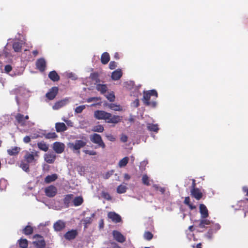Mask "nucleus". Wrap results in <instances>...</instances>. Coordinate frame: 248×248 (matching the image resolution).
<instances>
[{
    "label": "nucleus",
    "instance_id": "60",
    "mask_svg": "<svg viewBox=\"0 0 248 248\" xmlns=\"http://www.w3.org/2000/svg\"><path fill=\"white\" fill-rule=\"evenodd\" d=\"M184 203L187 205H189L190 203V198L189 197H186L185 198V199L184 200Z\"/></svg>",
    "mask_w": 248,
    "mask_h": 248
},
{
    "label": "nucleus",
    "instance_id": "26",
    "mask_svg": "<svg viewBox=\"0 0 248 248\" xmlns=\"http://www.w3.org/2000/svg\"><path fill=\"white\" fill-rule=\"evenodd\" d=\"M48 77L53 81H57L60 79V76L55 71H51L48 74Z\"/></svg>",
    "mask_w": 248,
    "mask_h": 248
},
{
    "label": "nucleus",
    "instance_id": "39",
    "mask_svg": "<svg viewBox=\"0 0 248 248\" xmlns=\"http://www.w3.org/2000/svg\"><path fill=\"white\" fill-rule=\"evenodd\" d=\"M104 130V128L102 125L99 124L94 126L92 128V131L93 132L101 133Z\"/></svg>",
    "mask_w": 248,
    "mask_h": 248
},
{
    "label": "nucleus",
    "instance_id": "2",
    "mask_svg": "<svg viewBox=\"0 0 248 248\" xmlns=\"http://www.w3.org/2000/svg\"><path fill=\"white\" fill-rule=\"evenodd\" d=\"M152 96L155 99L157 97V93L156 90H151L148 91H144L142 101L146 106L155 108L156 106V103L155 101H150Z\"/></svg>",
    "mask_w": 248,
    "mask_h": 248
},
{
    "label": "nucleus",
    "instance_id": "42",
    "mask_svg": "<svg viewBox=\"0 0 248 248\" xmlns=\"http://www.w3.org/2000/svg\"><path fill=\"white\" fill-rule=\"evenodd\" d=\"M44 137L46 139H55L58 136L55 132H50L45 134Z\"/></svg>",
    "mask_w": 248,
    "mask_h": 248
},
{
    "label": "nucleus",
    "instance_id": "43",
    "mask_svg": "<svg viewBox=\"0 0 248 248\" xmlns=\"http://www.w3.org/2000/svg\"><path fill=\"white\" fill-rule=\"evenodd\" d=\"M9 53L6 51V47H5L2 52H0V62H1V61L3 60L4 58L9 57Z\"/></svg>",
    "mask_w": 248,
    "mask_h": 248
},
{
    "label": "nucleus",
    "instance_id": "15",
    "mask_svg": "<svg viewBox=\"0 0 248 248\" xmlns=\"http://www.w3.org/2000/svg\"><path fill=\"white\" fill-rule=\"evenodd\" d=\"M58 92V88L57 87H53L51 88L49 91L46 94V97L49 100H53Z\"/></svg>",
    "mask_w": 248,
    "mask_h": 248
},
{
    "label": "nucleus",
    "instance_id": "59",
    "mask_svg": "<svg viewBox=\"0 0 248 248\" xmlns=\"http://www.w3.org/2000/svg\"><path fill=\"white\" fill-rule=\"evenodd\" d=\"M65 122L69 126L72 127L73 126V123L70 120H66V121H65Z\"/></svg>",
    "mask_w": 248,
    "mask_h": 248
},
{
    "label": "nucleus",
    "instance_id": "58",
    "mask_svg": "<svg viewBox=\"0 0 248 248\" xmlns=\"http://www.w3.org/2000/svg\"><path fill=\"white\" fill-rule=\"evenodd\" d=\"M31 141V138L30 137L28 136H25L23 139V141L26 143H28Z\"/></svg>",
    "mask_w": 248,
    "mask_h": 248
},
{
    "label": "nucleus",
    "instance_id": "57",
    "mask_svg": "<svg viewBox=\"0 0 248 248\" xmlns=\"http://www.w3.org/2000/svg\"><path fill=\"white\" fill-rule=\"evenodd\" d=\"M121 140L123 142H125L127 140V137L125 135H122L121 137Z\"/></svg>",
    "mask_w": 248,
    "mask_h": 248
},
{
    "label": "nucleus",
    "instance_id": "16",
    "mask_svg": "<svg viewBox=\"0 0 248 248\" xmlns=\"http://www.w3.org/2000/svg\"><path fill=\"white\" fill-rule=\"evenodd\" d=\"M69 103L68 98H65L63 100L57 102L52 107L54 110H57L64 106Z\"/></svg>",
    "mask_w": 248,
    "mask_h": 248
},
{
    "label": "nucleus",
    "instance_id": "61",
    "mask_svg": "<svg viewBox=\"0 0 248 248\" xmlns=\"http://www.w3.org/2000/svg\"><path fill=\"white\" fill-rule=\"evenodd\" d=\"M133 105L135 107H138L139 106V100L138 99H136L134 102H133Z\"/></svg>",
    "mask_w": 248,
    "mask_h": 248
},
{
    "label": "nucleus",
    "instance_id": "55",
    "mask_svg": "<svg viewBox=\"0 0 248 248\" xmlns=\"http://www.w3.org/2000/svg\"><path fill=\"white\" fill-rule=\"evenodd\" d=\"M12 68L10 65H6L5 66L4 70L5 73L9 74L12 70Z\"/></svg>",
    "mask_w": 248,
    "mask_h": 248
},
{
    "label": "nucleus",
    "instance_id": "54",
    "mask_svg": "<svg viewBox=\"0 0 248 248\" xmlns=\"http://www.w3.org/2000/svg\"><path fill=\"white\" fill-rule=\"evenodd\" d=\"M113 172L114 171L113 170L107 172L106 174H104V178L106 179H108L111 175H112Z\"/></svg>",
    "mask_w": 248,
    "mask_h": 248
},
{
    "label": "nucleus",
    "instance_id": "41",
    "mask_svg": "<svg viewBox=\"0 0 248 248\" xmlns=\"http://www.w3.org/2000/svg\"><path fill=\"white\" fill-rule=\"evenodd\" d=\"M129 160V158L128 157H124L123 159L120 160L119 162V166L120 167H125Z\"/></svg>",
    "mask_w": 248,
    "mask_h": 248
},
{
    "label": "nucleus",
    "instance_id": "14",
    "mask_svg": "<svg viewBox=\"0 0 248 248\" xmlns=\"http://www.w3.org/2000/svg\"><path fill=\"white\" fill-rule=\"evenodd\" d=\"M36 66L37 68L41 72L45 70L46 67V62L44 58H40L37 60L36 62Z\"/></svg>",
    "mask_w": 248,
    "mask_h": 248
},
{
    "label": "nucleus",
    "instance_id": "12",
    "mask_svg": "<svg viewBox=\"0 0 248 248\" xmlns=\"http://www.w3.org/2000/svg\"><path fill=\"white\" fill-rule=\"evenodd\" d=\"M220 229V226L219 224H215L212 226L211 228L208 231L206 234V237L208 239H211L213 234L216 233Z\"/></svg>",
    "mask_w": 248,
    "mask_h": 248
},
{
    "label": "nucleus",
    "instance_id": "21",
    "mask_svg": "<svg viewBox=\"0 0 248 248\" xmlns=\"http://www.w3.org/2000/svg\"><path fill=\"white\" fill-rule=\"evenodd\" d=\"M55 128L57 132H64L67 129V126L63 123H56L55 124Z\"/></svg>",
    "mask_w": 248,
    "mask_h": 248
},
{
    "label": "nucleus",
    "instance_id": "28",
    "mask_svg": "<svg viewBox=\"0 0 248 248\" xmlns=\"http://www.w3.org/2000/svg\"><path fill=\"white\" fill-rule=\"evenodd\" d=\"M37 146L40 150L43 151L44 152H46L48 149V145L46 144V143L44 141H41L39 142H38Z\"/></svg>",
    "mask_w": 248,
    "mask_h": 248
},
{
    "label": "nucleus",
    "instance_id": "31",
    "mask_svg": "<svg viewBox=\"0 0 248 248\" xmlns=\"http://www.w3.org/2000/svg\"><path fill=\"white\" fill-rule=\"evenodd\" d=\"M94 216H95V214L94 213H93L91 215V216L90 217H85L82 220V221L83 222V224L84 225L85 228H87V225L88 224H91L92 223V220H93L92 218H93Z\"/></svg>",
    "mask_w": 248,
    "mask_h": 248
},
{
    "label": "nucleus",
    "instance_id": "56",
    "mask_svg": "<svg viewBox=\"0 0 248 248\" xmlns=\"http://www.w3.org/2000/svg\"><path fill=\"white\" fill-rule=\"evenodd\" d=\"M117 66L116 63L114 61H111L109 64V67L110 69H114Z\"/></svg>",
    "mask_w": 248,
    "mask_h": 248
},
{
    "label": "nucleus",
    "instance_id": "63",
    "mask_svg": "<svg viewBox=\"0 0 248 248\" xmlns=\"http://www.w3.org/2000/svg\"><path fill=\"white\" fill-rule=\"evenodd\" d=\"M124 178L125 179V180H129L130 179V176L129 174H127V173H125L124 174Z\"/></svg>",
    "mask_w": 248,
    "mask_h": 248
},
{
    "label": "nucleus",
    "instance_id": "18",
    "mask_svg": "<svg viewBox=\"0 0 248 248\" xmlns=\"http://www.w3.org/2000/svg\"><path fill=\"white\" fill-rule=\"evenodd\" d=\"M200 213L201 214V218H206L209 216L207 208L203 204H201L200 205Z\"/></svg>",
    "mask_w": 248,
    "mask_h": 248
},
{
    "label": "nucleus",
    "instance_id": "38",
    "mask_svg": "<svg viewBox=\"0 0 248 248\" xmlns=\"http://www.w3.org/2000/svg\"><path fill=\"white\" fill-rule=\"evenodd\" d=\"M33 232V228L30 225H27L23 229V233L25 235H30Z\"/></svg>",
    "mask_w": 248,
    "mask_h": 248
},
{
    "label": "nucleus",
    "instance_id": "9",
    "mask_svg": "<svg viewBox=\"0 0 248 248\" xmlns=\"http://www.w3.org/2000/svg\"><path fill=\"white\" fill-rule=\"evenodd\" d=\"M65 148V145L63 143L60 142H55L53 145V149L57 154L62 153Z\"/></svg>",
    "mask_w": 248,
    "mask_h": 248
},
{
    "label": "nucleus",
    "instance_id": "50",
    "mask_svg": "<svg viewBox=\"0 0 248 248\" xmlns=\"http://www.w3.org/2000/svg\"><path fill=\"white\" fill-rule=\"evenodd\" d=\"M83 152L86 154L90 155H95L97 154L96 152L93 150H84Z\"/></svg>",
    "mask_w": 248,
    "mask_h": 248
},
{
    "label": "nucleus",
    "instance_id": "4",
    "mask_svg": "<svg viewBox=\"0 0 248 248\" xmlns=\"http://www.w3.org/2000/svg\"><path fill=\"white\" fill-rule=\"evenodd\" d=\"M90 139L93 143L97 144L99 147L103 149L106 147L105 144L100 135L96 133L92 134L90 136Z\"/></svg>",
    "mask_w": 248,
    "mask_h": 248
},
{
    "label": "nucleus",
    "instance_id": "10",
    "mask_svg": "<svg viewBox=\"0 0 248 248\" xmlns=\"http://www.w3.org/2000/svg\"><path fill=\"white\" fill-rule=\"evenodd\" d=\"M57 188L53 186H50L45 188L46 195L49 197H54L57 193Z\"/></svg>",
    "mask_w": 248,
    "mask_h": 248
},
{
    "label": "nucleus",
    "instance_id": "40",
    "mask_svg": "<svg viewBox=\"0 0 248 248\" xmlns=\"http://www.w3.org/2000/svg\"><path fill=\"white\" fill-rule=\"evenodd\" d=\"M127 188L125 185H121L117 188V192L119 194H123L126 191Z\"/></svg>",
    "mask_w": 248,
    "mask_h": 248
},
{
    "label": "nucleus",
    "instance_id": "52",
    "mask_svg": "<svg viewBox=\"0 0 248 248\" xmlns=\"http://www.w3.org/2000/svg\"><path fill=\"white\" fill-rule=\"evenodd\" d=\"M106 137L107 138V139L109 141H114L116 140V138H115V137L110 134H106Z\"/></svg>",
    "mask_w": 248,
    "mask_h": 248
},
{
    "label": "nucleus",
    "instance_id": "44",
    "mask_svg": "<svg viewBox=\"0 0 248 248\" xmlns=\"http://www.w3.org/2000/svg\"><path fill=\"white\" fill-rule=\"evenodd\" d=\"M20 167L26 172H29L30 170L29 163H26L22 161L20 164Z\"/></svg>",
    "mask_w": 248,
    "mask_h": 248
},
{
    "label": "nucleus",
    "instance_id": "29",
    "mask_svg": "<svg viewBox=\"0 0 248 248\" xmlns=\"http://www.w3.org/2000/svg\"><path fill=\"white\" fill-rule=\"evenodd\" d=\"M73 195L72 194H68L65 196L63 199V203L66 207H68L69 206V204L73 199Z\"/></svg>",
    "mask_w": 248,
    "mask_h": 248
},
{
    "label": "nucleus",
    "instance_id": "17",
    "mask_svg": "<svg viewBox=\"0 0 248 248\" xmlns=\"http://www.w3.org/2000/svg\"><path fill=\"white\" fill-rule=\"evenodd\" d=\"M112 234L114 239L118 242L123 243L125 241V237L119 232L113 231Z\"/></svg>",
    "mask_w": 248,
    "mask_h": 248
},
{
    "label": "nucleus",
    "instance_id": "37",
    "mask_svg": "<svg viewBox=\"0 0 248 248\" xmlns=\"http://www.w3.org/2000/svg\"><path fill=\"white\" fill-rule=\"evenodd\" d=\"M83 202V199L81 197H77L73 201V204L75 206L80 205Z\"/></svg>",
    "mask_w": 248,
    "mask_h": 248
},
{
    "label": "nucleus",
    "instance_id": "5",
    "mask_svg": "<svg viewBox=\"0 0 248 248\" xmlns=\"http://www.w3.org/2000/svg\"><path fill=\"white\" fill-rule=\"evenodd\" d=\"M38 156L37 152H27L24 156V159L28 163L35 164L36 163Z\"/></svg>",
    "mask_w": 248,
    "mask_h": 248
},
{
    "label": "nucleus",
    "instance_id": "47",
    "mask_svg": "<svg viewBox=\"0 0 248 248\" xmlns=\"http://www.w3.org/2000/svg\"><path fill=\"white\" fill-rule=\"evenodd\" d=\"M85 108H86V106L85 105H81V106H79L78 107H77L75 109V112L76 113H80Z\"/></svg>",
    "mask_w": 248,
    "mask_h": 248
},
{
    "label": "nucleus",
    "instance_id": "19",
    "mask_svg": "<svg viewBox=\"0 0 248 248\" xmlns=\"http://www.w3.org/2000/svg\"><path fill=\"white\" fill-rule=\"evenodd\" d=\"M190 192L191 195L197 200H200L202 196V193L201 192L200 190L198 188H191Z\"/></svg>",
    "mask_w": 248,
    "mask_h": 248
},
{
    "label": "nucleus",
    "instance_id": "62",
    "mask_svg": "<svg viewBox=\"0 0 248 248\" xmlns=\"http://www.w3.org/2000/svg\"><path fill=\"white\" fill-rule=\"evenodd\" d=\"M189 208H190V210H194L195 209H196V207L195 205H194L191 203H190L189 205H188Z\"/></svg>",
    "mask_w": 248,
    "mask_h": 248
},
{
    "label": "nucleus",
    "instance_id": "46",
    "mask_svg": "<svg viewBox=\"0 0 248 248\" xmlns=\"http://www.w3.org/2000/svg\"><path fill=\"white\" fill-rule=\"evenodd\" d=\"M153 237V234L150 232H146L144 234V238L145 239L149 241L151 240Z\"/></svg>",
    "mask_w": 248,
    "mask_h": 248
},
{
    "label": "nucleus",
    "instance_id": "49",
    "mask_svg": "<svg viewBox=\"0 0 248 248\" xmlns=\"http://www.w3.org/2000/svg\"><path fill=\"white\" fill-rule=\"evenodd\" d=\"M153 187L155 190H159L162 194H164L165 191V188L164 187H160L157 185H154Z\"/></svg>",
    "mask_w": 248,
    "mask_h": 248
},
{
    "label": "nucleus",
    "instance_id": "6",
    "mask_svg": "<svg viewBox=\"0 0 248 248\" xmlns=\"http://www.w3.org/2000/svg\"><path fill=\"white\" fill-rule=\"evenodd\" d=\"M35 239L32 242L33 248H44L46 242L43 237L39 234H36L33 237Z\"/></svg>",
    "mask_w": 248,
    "mask_h": 248
},
{
    "label": "nucleus",
    "instance_id": "1",
    "mask_svg": "<svg viewBox=\"0 0 248 248\" xmlns=\"http://www.w3.org/2000/svg\"><path fill=\"white\" fill-rule=\"evenodd\" d=\"M94 117L97 120H103L108 123L117 124L122 120L121 117L118 115H112L103 110H96L94 112Z\"/></svg>",
    "mask_w": 248,
    "mask_h": 248
},
{
    "label": "nucleus",
    "instance_id": "25",
    "mask_svg": "<svg viewBox=\"0 0 248 248\" xmlns=\"http://www.w3.org/2000/svg\"><path fill=\"white\" fill-rule=\"evenodd\" d=\"M20 148L18 147H13L11 149L7 150V153L10 155H15L19 152Z\"/></svg>",
    "mask_w": 248,
    "mask_h": 248
},
{
    "label": "nucleus",
    "instance_id": "22",
    "mask_svg": "<svg viewBox=\"0 0 248 248\" xmlns=\"http://www.w3.org/2000/svg\"><path fill=\"white\" fill-rule=\"evenodd\" d=\"M122 76V72L120 69H117L112 73L111 78L114 80L119 79Z\"/></svg>",
    "mask_w": 248,
    "mask_h": 248
},
{
    "label": "nucleus",
    "instance_id": "64",
    "mask_svg": "<svg viewBox=\"0 0 248 248\" xmlns=\"http://www.w3.org/2000/svg\"><path fill=\"white\" fill-rule=\"evenodd\" d=\"M196 183L195 180L194 179H192V184L191 186V188H196Z\"/></svg>",
    "mask_w": 248,
    "mask_h": 248
},
{
    "label": "nucleus",
    "instance_id": "7",
    "mask_svg": "<svg viewBox=\"0 0 248 248\" xmlns=\"http://www.w3.org/2000/svg\"><path fill=\"white\" fill-rule=\"evenodd\" d=\"M29 117L28 115L24 116L23 115L18 113L15 116V119L18 124L21 126H24L27 125V120H28Z\"/></svg>",
    "mask_w": 248,
    "mask_h": 248
},
{
    "label": "nucleus",
    "instance_id": "11",
    "mask_svg": "<svg viewBox=\"0 0 248 248\" xmlns=\"http://www.w3.org/2000/svg\"><path fill=\"white\" fill-rule=\"evenodd\" d=\"M65 222L62 220H59L53 224V228L56 232H60L65 228Z\"/></svg>",
    "mask_w": 248,
    "mask_h": 248
},
{
    "label": "nucleus",
    "instance_id": "23",
    "mask_svg": "<svg viewBox=\"0 0 248 248\" xmlns=\"http://www.w3.org/2000/svg\"><path fill=\"white\" fill-rule=\"evenodd\" d=\"M199 227L201 228H205L206 226L211 225L212 221L206 218H201L199 220Z\"/></svg>",
    "mask_w": 248,
    "mask_h": 248
},
{
    "label": "nucleus",
    "instance_id": "27",
    "mask_svg": "<svg viewBox=\"0 0 248 248\" xmlns=\"http://www.w3.org/2000/svg\"><path fill=\"white\" fill-rule=\"evenodd\" d=\"M109 55L108 52H104L102 54L101 57V61L103 64H106L108 63L109 61Z\"/></svg>",
    "mask_w": 248,
    "mask_h": 248
},
{
    "label": "nucleus",
    "instance_id": "13",
    "mask_svg": "<svg viewBox=\"0 0 248 248\" xmlns=\"http://www.w3.org/2000/svg\"><path fill=\"white\" fill-rule=\"evenodd\" d=\"M108 217L114 223H119L122 220L121 216L114 212H109L108 214Z\"/></svg>",
    "mask_w": 248,
    "mask_h": 248
},
{
    "label": "nucleus",
    "instance_id": "30",
    "mask_svg": "<svg viewBox=\"0 0 248 248\" xmlns=\"http://www.w3.org/2000/svg\"><path fill=\"white\" fill-rule=\"evenodd\" d=\"M96 89L101 93L104 94L107 90V87L105 84H98L96 86Z\"/></svg>",
    "mask_w": 248,
    "mask_h": 248
},
{
    "label": "nucleus",
    "instance_id": "32",
    "mask_svg": "<svg viewBox=\"0 0 248 248\" xmlns=\"http://www.w3.org/2000/svg\"><path fill=\"white\" fill-rule=\"evenodd\" d=\"M108 108L114 111H122L123 110L122 107L120 105H118L116 104L111 103L107 105Z\"/></svg>",
    "mask_w": 248,
    "mask_h": 248
},
{
    "label": "nucleus",
    "instance_id": "36",
    "mask_svg": "<svg viewBox=\"0 0 248 248\" xmlns=\"http://www.w3.org/2000/svg\"><path fill=\"white\" fill-rule=\"evenodd\" d=\"M19 245L20 248H27L28 246V241L26 239L21 238L18 240Z\"/></svg>",
    "mask_w": 248,
    "mask_h": 248
},
{
    "label": "nucleus",
    "instance_id": "33",
    "mask_svg": "<svg viewBox=\"0 0 248 248\" xmlns=\"http://www.w3.org/2000/svg\"><path fill=\"white\" fill-rule=\"evenodd\" d=\"M24 91H25V90L23 89L18 88V89H16L14 90H13L11 92V94H16V103L18 105L19 104V101L18 96L17 95L18 94V93H19L24 92Z\"/></svg>",
    "mask_w": 248,
    "mask_h": 248
},
{
    "label": "nucleus",
    "instance_id": "34",
    "mask_svg": "<svg viewBox=\"0 0 248 248\" xmlns=\"http://www.w3.org/2000/svg\"><path fill=\"white\" fill-rule=\"evenodd\" d=\"M22 46V43L19 41L15 42L13 44V48L15 52H19Z\"/></svg>",
    "mask_w": 248,
    "mask_h": 248
},
{
    "label": "nucleus",
    "instance_id": "3",
    "mask_svg": "<svg viewBox=\"0 0 248 248\" xmlns=\"http://www.w3.org/2000/svg\"><path fill=\"white\" fill-rule=\"evenodd\" d=\"M87 143L86 137L82 138V140H76L74 142H69L67 146L74 153L80 154V149L85 147Z\"/></svg>",
    "mask_w": 248,
    "mask_h": 248
},
{
    "label": "nucleus",
    "instance_id": "53",
    "mask_svg": "<svg viewBox=\"0 0 248 248\" xmlns=\"http://www.w3.org/2000/svg\"><path fill=\"white\" fill-rule=\"evenodd\" d=\"M100 100L99 97H90L87 99V102L88 103L93 102V101H97Z\"/></svg>",
    "mask_w": 248,
    "mask_h": 248
},
{
    "label": "nucleus",
    "instance_id": "24",
    "mask_svg": "<svg viewBox=\"0 0 248 248\" xmlns=\"http://www.w3.org/2000/svg\"><path fill=\"white\" fill-rule=\"evenodd\" d=\"M57 178L58 175L55 173L51 175H48L45 178V182L46 184H49L55 181Z\"/></svg>",
    "mask_w": 248,
    "mask_h": 248
},
{
    "label": "nucleus",
    "instance_id": "51",
    "mask_svg": "<svg viewBox=\"0 0 248 248\" xmlns=\"http://www.w3.org/2000/svg\"><path fill=\"white\" fill-rule=\"evenodd\" d=\"M107 99L111 102H113L115 99V95L113 93H110L107 95Z\"/></svg>",
    "mask_w": 248,
    "mask_h": 248
},
{
    "label": "nucleus",
    "instance_id": "20",
    "mask_svg": "<svg viewBox=\"0 0 248 248\" xmlns=\"http://www.w3.org/2000/svg\"><path fill=\"white\" fill-rule=\"evenodd\" d=\"M44 159L47 163L52 164L55 160L56 155L53 153L46 154L44 155Z\"/></svg>",
    "mask_w": 248,
    "mask_h": 248
},
{
    "label": "nucleus",
    "instance_id": "35",
    "mask_svg": "<svg viewBox=\"0 0 248 248\" xmlns=\"http://www.w3.org/2000/svg\"><path fill=\"white\" fill-rule=\"evenodd\" d=\"M147 128L149 131L157 132L158 130V125L157 124H148Z\"/></svg>",
    "mask_w": 248,
    "mask_h": 248
},
{
    "label": "nucleus",
    "instance_id": "8",
    "mask_svg": "<svg viewBox=\"0 0 248 248\" xmlns=\"http://www.w3.org/2000/svg\"><path fill=\"white\" fill-rule=\"evenodd\" d=\"M78 234L77 230H71L67 232L64 234V237L66 240L70 241L74 239Z\"/></svg>",
    "mask_w": 248,
    "mask_h": 248
},
{
    "label": "nucleus",
    "instance_id": "48",
    "mask_svg": "<svg viewBox=\"0 0 248 248\" xmlns=\"http://www.w3.org/2000/svg\"><path fill=\"white\" fill-rule=\"evenodd\" d=\"M90 78L93 80L97 82L98 80V75L97 73H93L90 74Z\"/></svg>",
    "mask_w": 248,
    "mask_h": 248
},
{
    "label": "nucleus",
    "instance_id": "45",
    "mask_svg": "<svg viewBox=\"0 0 248 248\" xmlns=\"http://www.w3.org/2000/svg\"><path fill=\"white\" fill-rule=\"evenodd\" d=\"M142 182L146 186L150 185L149 177L146 174H144L142 177Z\"/></svg>",
    "mask_w": 248,
    "mask_h": 248
}]
</instances>
